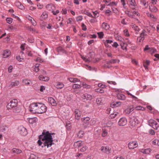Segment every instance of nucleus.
I'll return each instance as SVG.
<instances>
[{
    "label": "nucleus",
    "mask_w": 159,
    "mask_h": 159,
    "mask_svg": "<svg viewBox=\"0 0 159 159\" xmlns=\"http://www.w3.org/2000/svg\"><path fill=\"white\" fill-rule=\"evenodd\" d=\"M48 131H43L41 135L39 136V139L38 142L39 145L42 148L47 147L48 148L51 147L53 144V140L52 134Z\"/></svg>",
    "instance_id": "nucleus-1"
},
{
    "label": "nucleus",
    "mask_w": 159,
    "mask_h": 159,
    "mask_svg": "<svg viewBox=\"0 0 159 159\" xmlns=\"http://www.w3.org/2000/svg\"><path fill=\"white\" fill-rule=\"evenodd\" d=\"M17 105V102L16 100L14 99L11 100L7 106V109H11L14 108V112H19L20 110L17 107H16Z\"/></svg>",
    "instance_id": "nucleus-2"
},
{
    "label": "nucleus",
    "mask_w": 159,
    "mask_h": 159,
    "mask_svg": "<svg viewBox=\"0 0 159 159\" xmlns=\"http://www.w3.org/2000/svg\"><path fill=\"white\" fill-rule=\"evenodd\" d=\"M37 113L42 114L45 112L47 110V107L43 104L39 103Z\"/></svg>",
    "instance_id": "nucleus-3"
},
{
    "label": "nucleus",
    "mask_w": 159,
    "mask_h": 159,
    "mask_svg": "<svg viewBox=\"0 0 159 159\" xmlns=\"http://www.w3.org/2000/svg\"><path fill=\"white\" fill-rule=\"evenodd\" d=\"M39 103L34 102L32 103L30 107V111L33 113H36Z\"/></svg>",
    "instance_id": "nucleus-4"
},
{
    "label": "nucleus",
    "mask_w": 159,
    "mask_h": 159,
    "mask_svg": "<svg viewBox=\"0 0 159 159\" xmlns=\"http://www.w3.org/2000/svg\"><path fill=\"white\" fill-rule=\"evenodd\" d=\"M18 132L21 135L25 136L27 134L26 129L23 126H20L18 128Z\"/></svg>",
    "instance_id": "nucleus-5"
},
{
    "label": "nucleus",
    "mask_w": 159,
    "mask_h": 159,
    "mask_svg": "<svg viewBox=\"0 0 159 159\" xmlns=\"http://www.w3.org/2000/svg\"><path fill=\"white\" fill-rule=\"evenodd\" d=\"M129 123L130 125L134 127L138 124L139 121L136 118L133 117L130 118Z\"/></svg>",
    "instance_id": "nucleus-6"
},
{
    "label": "nucleus",
    "mask_w": 159,
    "mask_h": 159,
    "mask_svg": "<svg viewBox=\"0 0 159 159\" xmlns=\"http://www.w3.org/2000/svg\"><path fill=\"white\" fill-rule=\"evenodd\" d=\"M149 125L153 129H157L159 126L156 122L153 119H151L148 122Z\"/></svg>",
    "instance_id": "nucleus-7"
},
{
    "label": "nucleus",
    "mask_w": 159,
    "mask_h": 159,
    "mask_svg": "<svg viewBox=\"0 0 159 159\" xmlns=\"http://www.w3.org/2000/svg\"><path fill=\"white\" fill-rule=\"evenodd\" d=\"M100 150L102 152L109 154L110 153L111 149L108 146H102L101 147Z\"/></svg>",
    "instance_id": "nucleus-8"
},
{
    "label": "nucleus",
    "mask_w": 159,
    "mask_h": 159,
    "mask_svg": "<svg viewBox=\"0 0 159 159\" xmlns=\"http://www.w3.org/2000/svg\"><path fill=\"white\" fill-rule=\"evenodd\" d=\"M138 146V143L137 141H131L128 144V147L130 149H134Z\"/></svg>",
    "instance_id": "nucleus-9"
},
{
    "label": "nucleus",
    "mask_w": 159,
    "mask_h": 159,
    "mask_svg": "<svg viewBox=\"0 0 159 159\" xmlns=\"http://www.w3.org/2000/svg\"><path fill=\"white\" fill-rule=\"evenodd\" d=\"M127 123V119L125 117L120 118L118 122V125L120 126L125 125Z\"/></svg>",
    "instance_id": "nucleus-10"
},
{
    "label": "nucleus",
    "mask_w": 159,
    "mask_h": 159,
    "mask_svg": "<svg viewBox=\"0 0 159 159\" xmlns=\"http://www.w3.org/2000/svg\"><path fill=\"white\" fill-rule=\"evenodd\" d=\"M134 110V108L133 106L130 105L125 110L124 112L125 114L129 115Z\"/></svg>",
    "instance_id": "nucleus-11"
},
{
    "label": "nucleus",
    "mask_w": 159,
    "mask_h": 159,
    "mask_svg": "<svg viewBox=\"0 0 159 159\" xmlns=\"http://www.w3.org/2000/svg\"><path fill=\"white\" fill-rule=\"evenodd\" d=\"M74 115L75 116V118L77 120H79L81 116V112L78 109H76L74 111Z\"/></svg>",
    "instance_id": "nucleus-12"
},
{
    "label": "nucleus",
    "mask_w": 159,
    "mask_h": 159,
    "mask_svg": "<svg viewBox=\"0 0 159 159\" xmlns=\"http://www.w3.org/2000/svg\"><path fill=\"white\" fill-rule=\"evenodd\" d=\"M130 7L132 9H134L137 6L135 0H129Z\"/></svg>",
    "instance_id": "nucleus-13"
},
{
    "label": "nucleus",
    "mask_w": 159,
    "mask_h": 159,
    "mask_svg": "<svg viewBox=\"0 0 159 159\" xmlns=\"http://www.w3.org/2000/svg\"><path fill=\"white\" fill-rule=\"evenodd\" d=\"M81 97L83 99L90 100L93 98V97L87 93H85L82 95Z\"/></svg>",
    "instance_id": "nucleus-14"
},
{
    "label": "nucleus",
    "mask_w": 159,
    "mask_h": 159,
    "mask_svg": "<svg viewBox=\"0 0 159 159\" xmlns=\"http://www.w3.org/2000/svg\"><path fill=\"white\" fill-rule=\"evenodd\" d=\"M152 151V150L150 148H148L145 149H140L139 151L144 154H148Z\"/></svg>",
    "instance_id": "nucleus-15"
},
{
    "label": "nucleus",
    "mask_w": 159,
    "mask_h": 159,
    "mask_svg": "<svg viewBox=\"0 0 159 159\" xmlns=\"http://www.w3.org/2000/svg\"><path fill=\"white\" fill-rule=\"evenodd\" d=\"M83 142L81 141H78L75 143L74 146L75 148H79L83 145Z\"/></svg>",
    "instance_id": "nucleus-16"
},
{
    "label": "nucleus",
    "mask_w": 159,
    "mask_h": 159,
    "mask_svg": "<svg viewBox=\"0 0 159 159\" xmlns=\"http://www.w3.org/2000/svg\"><path fill=\"white\" fill-rule=\"evenodd\" d=\"M48 101L49 103L52 106H56L57 105V103L55 100L52 97L48 98Z\"/></svg>",
    "instance_id": "nucleus-17"
},
{
    "label": "nucleus",
    "mask_w": 159,
    "mask_h": 159,
    "mask_svg": "<svg viewBox=\"0 0 159 159\" xmlns=\"http://www.w3.org/2000/svg\"><path fill=\"white\" fill-rule=\"evenodd\" d=\"M46 7L49 11H52L53 10H55V6L52 4L47 5L46 6Z\"/></svg>",
    "instance_id": "nucleus-18"
},
{
    "label": "nucleus",
    "mask_w": 159,
    "mask_h": 159,
    "mask_svg": "<svg viewBox=\"0 0 159 159\" xmlns=\"http://www.w3.org/2000/svg\"><path fill=\"white\" fill-rule=\"evenodd\" d=\"M28 120L29 123L33 124L36 123L38 119L36 117L30 118L28 119Z\"/></svg>",
    "instance_id": "nucleus-19"
},
{
    "label": "nucleus",
    "mask_w": 159,
    "mask_h": 159,
    "mask_svg": "<svg viewBox=\"0 0 159 159\" xmlns=\"http://www.w3.org/2000/svg\"><path fill=\"white\" fill-rule=\"evenodd\" d=\"M101 27L106 30H108L110 28V26L108 24L105 22H103L101 25Z\"/></svg>",
    "instance_id": "nucleus-20"
},
{
    "label": "nucleus",
    "mask_w": 159,
    "mask_h": 159,
    "mask_svg": "<svg viewBox=\"0 0 159 159\" xmlns=\"http://www.w3.org/2000/svg\"><path fill=\"white\" fill-rule=\"evenodd\" d=\"M11 54L10 51L7 50L4 51L3 53V57L4 58L8 57Z\"/></svg>",
    "instance_id": "nucleus-21"
},
{
    "label": "nucleus",
    "mask_w": 159,
    "mask_h": 159,
    "mask_svg": "<svg viewBox=\"0 0 159 159\" xmlns=\"http://www.w3.org/2000/svg\"><path fill=\"white\" fill-rule=\"evenodd\" d=\"M22 82L26 86H30V84H32V82L31 80H27L24 79L22 80Z\"/></svg>",
    "instance_id": "nucleus-22"
},
{
    "label": "nucleus",
    "mask_w": 159,
    "mask_h": 159,
    "mask_svg": "<svg viewBox=\"0 0 159 159\" xmlns=\"http://www.w3.org/2000/svg\"><path fill=\"white\" fill-rule=\"evenodd\" d=\"M39 79L40 80L48 81L49 80V77L46 76H43L42 75H39Z\"/></svg>",
    "instance_id": "nucleus-23"
},
{
    "label": "nucleus",
    "mask_w": 159,
    "mask_h": 159,
    "mask_svg": "<svg viewBox=\"0 0 159 159\" xmlns=\"http://www.w3.org/2000/svg\"><path fill=\"white\" fill-rule=\"evenodd\" d=\"M117 97L119 99L121 100H124L125 98V95L120 93H119L117 94Z\"/></svg>",
    "instance_id": "nucleus-24"
},
{
    "label": "nucleus",
    "mask_w": 159,
    "mask_h": 159,
    "mask_svg": "<svg viewBox=\"0 0 159 159\" xmlns=\"http://www.w3.org/2000/svg\"><path fill=\"white\" fill-rule=\"evenodd\" d=\"M115 37L116 39L119 41L122 42H123L124 41V39L120 35L118 34H116L115 35Z\"/></svg>",
    "instance_id": "nucleus-25"
},
{
    "label": "nucleus",
    "mask_w": 159,
    "mask_h": 159,
    "mask_svg": "<svg viewBox=\"0 0 159 159\" xmlns=\"http://www.w3.org/2000/svg\"><path fill=\"white\" fill-rule=\"evenodd\" d=\"M15 5L18 8L22 9L24 8V6L21 4V3L18 2L16 1L15 2Z\"/></svg>",
    "instance_id": "nucleus-26"
},
{
    "label": "nucleus",
    "mask_w": 159,
    "mask_h": 159,
    "mask_svg": "<svg viewBox=\"0 0 159 159\" xmlns=\"http://www.w3.org/2000/svg\"><path fill=\"white\" fill-rule=\"evenodd\" d=\"M20 82L18 80H16L14 81L11 82L10 86L11 87L17 86L19 85Z\"/></svg>",
    "instance_id": "nucleus-27"
},
{
    "label": "nucleus",
    "mask_w": 159,
    "mask_h": 159,
    "mask_svg": "<svg viewBox=\"0 0 159 159\" xmlns=\"http://www.w3.org/2000/svg\"><path fill=\"white\" fill-rule=\"evenodd\" d=\"M90 118L88 117L83 118L82 119V120L84 124H88Z\"/></svg>",
    "instance_id": "nucleus-28"
},
{
    "label": "nucleus",
    "mask_w": 159,
    "mask_h": 159,
    "mask_svg": "<svg viewBox=\"0 0 159 159\" xmlns=\"http://www.w3.org/2000/svg\"><path fill=\"white\" fill-rule=\"evenodd\" d=\"M126 93H127L128 95H130L132 97V98L134 99V100L136 101H138V102H139V101H140V99H138V98L137 97H136L135 96H134L129 91H126Z\"/></svg>",
    "instance_id": "nucleus-29"
},
{
    "label": "nucleus",
    "mask_w": 159,
    "mask_h": 159,
    "mask_svg": "<svg viewBox=\"0 0 159 159\" xmlns=\"http://www.w3.org/2000/svg\"><path fill=\"white\" fill-rule=\"evenodd\" d=\"M64 84L61 83H58L56 84L55 87L57 89H61L64 87Z\"/></svg>",
    "instance_id": "nucleus-30"
},
{
    "label": "nucleus",
    "mask_w": 159,
    "mask_h": 159,
    "mask_svg": "<svg viewBox=\"0 0 159 159\" xmlns=\"http://www.w3.org/2000/svg\"><path fill=\"white\" fill-rule=\"evenodd\" d=\"M140 3L143 5L145 8H147L148 6V2L145 0H140Z\"/></svg>",
    "instance_id": "nucleus-31"
},
{
    "label": "nucleus",
    "mask_w": 159,
    "mask_h": 159,
    "mask_svg": "<svg viewBox=\"0 0 159 159\" xmlns=\"http://www.w3.org/2000/svg\"><path fill=\"white\" fill-rule=\"evenodd\" d=\"M149 9L152 12H156L158 10L157 7L153 6H149Z\"/></svg>",
    "instance_id": "nucleus-32"
},
{
    "label": "nucleus",
    "mask_w": 159,
    "mask_h": 159,
    "mask_svg": "<svg viewBox=\"0 0 159 159\" xmlns=\"http://www.w3.org/2000/svg\"><path fill=\"white\" fill-rule=\"evenodd\" d=\"M69 81L71 82L76 83L80 81V80L77 78H69Z\"/></svg>",
    "instance_id": "nucleus-33"
},
{
    "label": "nucleus",
    "mask_w": 159,
    "mask_h": 159,
    "mask_svg": "<svg viewBox=\"0 0 159 159\" xmlns=\"http://www.w3.org/2000/svg\"><path fill=\"white\" fill-rule=\"evenodd\" d=\"M48 14L46 12H43L41 16V18L43 20H44L47 18Z\"/></svg>",
    "instance_id": "nucleus-34"
},
{
    "label": "nucleus",
    "mask_w": 159,
    "mask_h": 159,
    "mask_svg": "<svg viewBox=\"0 0 159 159\" xmlns=\"http://www.w3.org/2000/svg\"><path fill=\"white\" fill-rule=\"evenodd\" d=\"M132 28L136 31L139 32L140 30V29L138 26L134 24H132L131 25Z\"/></svg>",
    "instance_id": "nucleus-35"
},
{
    "label": "nucleus",
    "mask_w": 159,
    "mask_h": 159,
    "mask_svg": "<svg viewBox=\"0 0 159 159\" xmlns=\"http://www.w3.org/2000/svg\"><path fill=\"white\" fill-rule=\"evenodd\" d=\"M13 153L16 154H20L22 152V151L19 149L16 148H13L12 149Z\"/></svg>",
    "instance_id": "nucleus-36"
},
{
    "label": "nucleus",
    "mask_w": 159,
    "mask_h": 159,
    "mask_svg": "<svg viewBox=\"0 0 159 159\" xmlns=\"http://www.w3.org/2000/svg\"><path fill=\"white\" fill-rule=\"evenodd\" d=\"M28 19L30 21L33 25L35 26L36 25V22L32 17L29 16Z\"/></svg>",
    "instance_id": "nucleus-37"
},
{
    "label": "nucleus",
    "mask_w": 159,
    "mask_h": 159,
    "mask_svg": "<svg viewBox=\"0 0 159 159\" xmlns=\"http://www.w3.org/2000/svg\"><path fill=\"white\" fill-rule=\"evenodd\" d=\"M7 128L6 125H2L0 126V131L2 132H4L6 130Z\"/></svg>",
    "instance_id": "nucleus-38"
},
{
    "label": "nucleus",
    "mask_w": 159,
    "mask_h": 159,
    "mask_svg": "<svg viewBox=\"0 0 159 159\" xmlns=\"http://www.w3.org/2000/svg\"><path fill=\"white\" fill-rule=\"evenodd\" d=\"M125 13L129 17L131 18H134V15L132 13L128 11H125Z\"/></svg>",
    "instance_id": "nucleus-39"
},
{
    "label": "nucleus",
    "mask_w": 159,
    "mask_h": 159,
    "mask_svg": "<svg viewBox=\"0 0 159 159\" xmlns=\"http://www.w3.org/2000/svg\"><path fill=\"white\" fill-rule=\"evenodd\" d=\"M118 114V112L116 111H115L113 113H111L110 116V118L111 119L114 118Z\"/></svg>",
    "instance_id": "nucleus-40"
},
{
    "label": "nucleus",
    "mask_w": 159,
    "mask_h": 159,
    "mask_svg": "<svg viewBox=\"0 0 159 159\" xmlns=\"http://www.w3.org/2000/svg\"><path fill=\"white\" fill-rule=\"evenodd\" d=\"M120 45L121 47V48L123 50H126L127 47H126V46L125 44L124 43V41H123V42L121 43Z\"/></svg>",
    "instance_id": "nucleus-41"
},
{
    "label": "nucleus",
    "mask_w": 159,
    "mask_h": 159,
    "mask_svg": "<svg viewBox=\"0 0 159 159\" xmlns=\"http://www.w3.org/2000/svg\"><path fill=\"white\" fill-rule=\"evenodd\" d=\"M144 39V37H142L140 36L139 37L137 38V42L142 43L143 42Z\"/></svg>",
    "instance_id": "nucleus-42"
},
{
    "label": "nucleus",
    "mask_w": 159,
    "mask_h": 159,
    "mask_svg": "<svg viewBox=\"0 0 159 159\" xmlns=\"http://www.w3.org/2000/svg\"><path fill=\"white\" fill-rule=\"evenodd\" d=\"M81 87L80 85L76 84H74L72 86V88L73 89H79L81 88Z\"/></svg>",
    "instance_id": "nucleus-43"
},
{
    "label": "nucleus",
    "mask_w": 159,
    "mask_h": 159,
    "mask_svg": "<svg viewBox=\"0 0 159 159\" xmlns=\"http://www.w3.org/2000/svg\"><path fill=\"white\" fill-rule=\"evenodd\" d=\"M135 110H145V108L144 107H142L141 106H139L137 107H135Z\"/></svg>",
    "instance_id": "nucleus-44"
},
{
    "label": "nucleus",
    "mask_w": 159,
    "mask_h": 159,
    "mask_svg": "<svg viewBox=\"0 0 159 159\" xmlns=\"http://www.w3.org/2000/svg\"><path fill=\"white\" fill-rule=\"evenodd\" d=\"M39 64H36L34 68V71L36 72H38L39 70Z\"/></svg>",
    "instance_id": "nucleus-45"
},
{
    "label": "nucleus",
    "mask_w": 159,
    "mask_h": 159,
    "mask_svg": "<svg viewBox=\"0 0 159 159\" xmlns=\"http://www.w3.org/2000/svg\"><path fill=\"white\" fill-rule=\"evenodd\" d=\"M34 60L37 62H44V60L40 57H38Z\"/></svg>",
    "instance_id": "nucleus-46"
},
{
    "label": "nucleus",
    "mask_w": 159,
    "mask_h": 159,
    "mask_svg": "<svg viewBox=\"0 0 159 159\" xmlns=\"http://www.w3.org/2000/svg\"><path fill=\"white\" fill-rule=\"evenodd\" d=\"M124 35L127 37L129 36V34L128 30L127 29H125L123 31Z\"/></svg>",
    "instance_id": "nucleus-47"
},
{
    "label": "nucleus",
    "mask_w": 159,
    "mask_h": 159,
    "mask_svg": "<svg viewBox=\"0 0 159 159\" xmlns=\"http://www.w3.org/2000/svg\"><path fill=\"white\" fill-rule=\"evenodd\" d=\"M153 144L154 145L159 146V139H155L153 141Z\"/></svg>",
    "instance_id": "nucleus-48"
},
{
    "label": "nucleus",
    "mask_w": 159,
    "mask_h": 159,
    "mask_svg": "<svg viewBox=\"0 0 159 159\" xmlns=\"http://www.w3.org/2000/svg\"><path fill=\"white\" fill-rule=\"evenodd\" d=\"M88 149V147L86 146H84L80 149V151L82 152H84L86 151Z\"/></svg>",
    "instance_id": "nucleus-49"
},
{
    "label": "nucleus",
    "mask_w": 159,
    "mask_h": 159,
    "mask_svg": "<svg viewBox=\"0 0 159 159\" xmlns=\"http://www.w3.org/2000/svg\"><path fill=\"white\" fill-rule=\"evenodd\" d=\"M102 100L101 98H98L96 99V102L97 104L98 105L102 104Z\"/></svg>",
    "instance_id": "nucleus-50"
},
{
    "label": "nucleus",
    "mask_w": 159,
    "mask_h": 159,
    "mask_svg": "<svg viewBox=\"0 0 159 159\" xmlns=\"http://www.w3.org/2000/svg\"><path fill=\"white\" fill-rule=\"evenodd\" d=\"M84 132L82 130H80L78 134V136L79 137H81L83 136V134H84Z\"/></svg>",
    "instance_id": "nucleus-51"
},
{
    "label": "nucleus",
    "mask_w": 159,
    "mask_h": 159,
    "mask_svg": "<svg viewBox=\"0 0 159 159\" xmlns=\"http://www.w3.org/2000/svg\"><path fill=\"white\" fill-rule=\"evenodd\" d=\"M108 134V132L107 130H103L102 133V136L103 137L106 136Z\"/></svg>",
    "instance_id": "nucleus-52"
},
{
    "label": "nucleus",
    "mask_w": 159,
    "mask_h": 159,
    "mask_svg": "<svg viewBox=\"0 0 159 159\" xmlns=\"http://www.w3.org/2000/svg\"><path fill=\"white\" fill-rule=\"evenodd\" d=\"M117 3L115 2H112L109 3V4H108L107 6H116V5Z\"/></svg>",
    "instance_id": "nucleus-53"
},
{
    "label": "nucleus",
    "mask_w": 159,
    "mask_h": 159,
    "mask_svg": "<svg viewBox=\"0 0 159 159\" xmlns=\"http://www.w3.org/2000/svg\"><path fill=\"white\" fill-rule=\"evenodd\" d=\"M6 20L8 24H11L12 22L13 19L11 18H7Z\"/></svg>",
    "instance_id": "nucleus-54"
},
{
    "label": "nucleus",
    "mask_w": 159,
    "mask_h": 159,
    "mask_svg": "<svg viewBox=\"0 0 159 159\" xmlns=\"http://www.w3.org/2000/svg\"><path fill=\"white\" fill-rule=\"evenodd\" d=\"M84 14L88 16L93 18L94 17L92 15V14L90 13L89 12H88L87 11H85L84 12Z\"/></svg>",
    "instance_id": "nucleus-55"
},
{
    "label": "nucleus",
    "mask_w": 159,
    "mask_h": 159,
    "mask_svg": "<svg viewBox=\"0 0 159 159\" xmlns=\"http://www.w3.org/2000/svg\"><path fill=\"white\" fill-rule=\"evenodd\" d=\"M147 35L146 32L144 30L142 31L141 33L140 34V36L144 37V36Z\"/></svg>",
    "instance_id": "nucleus-56"
},
{
    "label": "nucleus",
    "mask_w": 159,
    "mask_h": 159,
    "mask_svg": "<svg viewBox=\"0 0 159 159\" xmlns=\"http://www.w3.org/2000/svg\"><path fill=\"white\" fill-rule=\"evenodd\" d=\"M98 34L100 38L102 39L103 38L104 34L103 32H101L98 33Z\"/></svg>",
    "instance_id": "nucleus-57"
},
{
    "label": "nucleus",
    "mask_w": 159,
    "mask_h": 159,
    "mask_svg": "<svg viewBox=\"0 0 159 159\" xmlns=\"http://www.w3.org/2000/svg\"><path fill=\"white\" fill-rule=\"evenodd\" d=\"M113 123L110 121H108V122L106 123V126L107 127H110L112 125Z\"/></svg>",
    "instance_id": "nucleus-58"
},
{
    "label": "nucleus",
    "mask_w": 159,
    "mask_h": 159,
    "mask_svg": "<svg viewBox=\"0 0 159 159\" xmlns=\"http://www.w3.org/2000/svg\"><path fill=\"white\" fill-rule=\"evenodd\" d=\"M81 57L82 59L86 62H89L90 61V60L89 58H87L84 56H82Z\"/></svg>",
    "instance_id": "nucleus-59"
},
{
    "label": "nucleus",
    "mask_w": 159,
    "mask_h": 159,
    "mask_svg": "<svg viewBox=\"0 0 159 159\" xmlns=\"http://www.w3.org/2000/svg\"><path fill=\"white\" fill-rule=\"evenodd\" d=\"M73 20V19L72 18H69L67 21V23L68 24H72V22Z\"/></svg>",
    "instance_id": "nucleus-60"
},
{
    "label": "nucleus",
    "mask_w": 159,
    "mask_h": 159,
    "mask_svg": "<svg viewBox=\"0 0 159 159\" xmlns=\"http://www.w3.org/2000/svg\"><path fill=\"white\" fill-rule=\"evenodd\" d=\"M57 50L58 52L64 51V50L61 47H58L57 48Z\"/></svg>",
    "instance_id": "nucleus-61"
},
{
    "label": "nucleus",
    "mask_w": 159,
    "mask_h": 159,
    "mask_svg": "<svg viewBox=\"0 0 159 159\" xmlns=\"http://www.w3.org/2000/svg\"><path fill=\"white\" fill-rule=\"evenodd\" d=\"M36 156L33 154H31L30 155L29 159H36Z\"/></svg>",
    "instance_id": "nucleus-62"
},
{
    "label": "nucleus",
    "mask_w": 159,
    "mask_h": 159,
    "mask_svg": "<svg viewBox=\"0 0 159 159\" xmlns=\"http://www.w3.org/2000/svg\"><path fill=\"white\" fill-rule=\"evenodd\" d=\"M52 14L55 15H57V14L59 13L60 12L59 11V10H57L56 11H55L54 10L52 11Z\"/></svg>",
    "instance_id": "nucleus-63"
},
{
    "label": "nucleus",
    "mask_w": 159,
    "mask_h": 159,
    "mask_svg": "<svg viewBox=\"0 0 159 159\" xmlns=\"http://www.w3.org/2000/svg\"><path fill=\"white\" fill-rule=\"evenodd\" d=\"M113 42V41L112 40L107 39L104 42V43H105L108 44H111Z\"/></svg>",
    "instance_id": "nucleus-64"
}]
</instances>
